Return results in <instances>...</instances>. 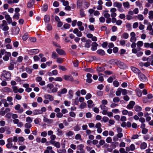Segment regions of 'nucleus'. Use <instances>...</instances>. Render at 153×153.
I'll use <instances>...</instances> for the list:
<instances>
[{
    "mask_svg": "<svg viewBox=\"0 0 153 153\" xmlns=\"http://www.w3.org/2000/svg\"><path fill=\"white\" fill-rule=\"evenodd\" d=\"M1 78H4L5 80L9 81L11 79V74L8 71L4 70L1 73Z\"/></svg>",
    "mask_w": 153,
    "mask_h": 153,
    "instance_id": "nucleus-1",
    "label": "nucleus"
},
{
    "mask_svg": "<svg viewBox=\"0 0 153 153\" xmlns=\"http://www.w3.org/2000/svg\"><path fill=\"white\" fill-rule=\"evenodd\" d=\"M111 61L112 64L116 65L121 69L124 68L126 66L123 62L118 60H112Z\"/></svg>",
    "mask_w": 153,
    "mask_h": 153,
    "instance_id": "nucleus-2",
    "label": "nucleus"
},
{
    "mask_svg": "<svg viewBox=\"0 0 153 153\" xmlns=\"http://www.w3.org/2000/svg\"><path fill=\"white\" fill-rule=\"evenodd\" d=\"M46 108L45 107H42L40 109H35L33 111V114L34 115H38L42 114L44 112L46 111Z\"/></svg>",
    "mask_w": 153,
    "mask_h": 153,
    "instance_id": "nucleus-3",
    "label": "nucleus"
},
{
    "mask_svg": "<svg viewBox=\"0 0 153 153\" xmlns=\"http://www.w3.org/2000/svg\"><path fill=\"white\" fill-rule=\"evenodd\" d=\"M0 29H1L4 31H6L9 30V27L8 26L5 20H3L2 24H0Z\"/></svg>",
    "mask_w": 153,
    "mask_h": 153,
    "instance_id": "nucleus-4",
    "label": "nucleus"
},
{
    "mask_svg": "<svg viewBox=\"0 0 153 153\" xmlns=\"http://www.w3.org/2000/svg\"><path fill=\"white\" fill-rule=\"evenodd\" d=\"M15 109L17 111L18 113L21 114L22 113L24 110L22 107H21V105L19 104L16 105L14 107Z\"/></svg>",
    "mask_w": 153,
    "mask_h": 153,
    "instance_id": "nucleus-5",
    "label": "nucleus"
},
{
    "mask_svg": "<svg viewBox=\"0 0 153 153\" xmlns=\"http://www.w3.org/2000/svg\"><path fill=\"white\" fill-rule=\"evenodd\" d=\"M12 140L13 139L12 137L9 138L7 140V143L6 144V146L8 149H10L13 147Z\"/></svg>",
    "mask_w": 153,
    "mask_h": 153,
    "instance_id": "nucleus-6",
    "label": "nucleus"
},
{
    "mask_svg": "<svg viewBox=\"0 0 153 153\" xmlns=\"http://www.w3.org/2000/svg\"><path fill=\"white\" fill-rule=\"evenodd\" d=\"M101 110L102 111V114L104 115L107 114V111H108V108L104 105H101L100 106Z\"/></svg>",
    "mask_w": 153,
    "mask_h": 153,
    "instance_id": "nucleus-7",
    "label": "nucleus"
},
{
    "mask_svg": "<svg viewBox=\"0 0 153 153\" xmlns=\"http://www.w3.org/2000/svg\"><path fill=\"white\" fill-rule=\"evenodd\" d=\"M84 147L82 144L79 145L77 147V153H84L85 151L83 149Z\"/></svg>",
    "mask_w": 153,
    "mask_h": 153,
    "instance_id": "nucleus-8",
    "label": "nucleus"
},
{
    "mask_svg": "<svg viewBox=\"0 0 153 153\" xmlns=\"http://www.w3.org/2000/svg\"><path fill=\"white\" fill-rule=\"evenodd\" d=\"M136 34L134 32H132L130 33V41L132 42H135L136 40V38L135 37Z\"/></svg>",
    "mask_w": 153,
    "mask_h": 153,
    "instance_id": "nucleus-9",
    "label": "nucleus"
},
{
    "mask_svg": "<svg viewBox=\"0 0 153 153\" xmlns=\"http://www.w3.org/2000/svg\"><path fill=\"white\" fill-rule=\"evenodd\" d=\"M139 78L140 80L143 82L147 80V79L145 76L141 73L140 72L138 74Z\"/></svg>",
    "mask_w": 153,
    "mask_h": 153,
    "instance_id": "nucleus-10",
    "label": "nucleus"
},
{
    "mask_svg": "<svg viewBox=\"0 0 153 153\" xmlns=\"http://www.w3.org/2000/svg\"><path fill=\"white\" fill-rule=\"evenodd\" d=\"M117 10L115 8H111L110 10L111 13V17H115L117 16V14L115 12Z\"/></svg>",
    "mask_w": 153,
    "mask_h": 153,
    "instance_id": "nucleus-11",
    "label": "nucleus"
},
{
    "mask_svg": "<svg viewBox=\"0 0 153 153\" xmlns=\"http://www.w3.org/2000/svg\"><path fill=\"white\" fill-rule=\"evenodd\" d=\"M39 52V50L38 49H33L29 51L28 53L30 55L35 54Z\"/></svg>",
    "mask_w": 153,
    "mask_h": 153,
    "instance_id": "nucleus-12",
    "label": "nucleus"
},
{
    "mask_svg": "<svg viewBox=\"0 0 153 153\" xmlns=\"http://www.w3.org/2000/svg\"><path fill=\"white\" fill-rule=\"evenodd\" d=\"M126 151L127 152H129L130 151H132L135 149V146L134 144H132L129 147H126Z\"/></svg>",
    "mask_w": 153,
    "mask_h": 153,
    "instance_id": "nucleus-13",
    "label": "nucleus"
},
{
    "mask_svg": "<svg viewBox=\"0 0 153 153\" xmlns=\"http://www.w3.org/2000/svg\"><path fill=\"white\" fill-rule=\"evenodd\" d=\"M34 0H30L27 4V7L28 8H32L34 3Z\"/></svg>",
    "mask_w": 153,
    "mask_h": 153,
    "instance_id": "nucleus-14",
    "label": "nucleus"
},
{
    "mask_svg": "<svg viewBox=\"0 0 153 153\" xmlns=\"http://www.w3.org/2000/svg\"><path fill=\"white\" fill-rule=\"evenodd\" d=\"M50 143L54 146L57 148H59L60 147V144L59 142H56L55 141H51L50 142Z\"/></svg>",
    "mask_w": 153,
    "mask_h": 153,
    "instance_id": "nucleus-15",
    "label": "nucleus"
},
{
    "mask_svg": "<svg viewBox=\"0 0 153 153\" xmlns=\"http://www.w3.org/2000/svg\"><path fill=\"white\" fill-rule=\"evenodd\" d=\"M44 97L47 100H49L51 102L53 101L54 100V97L50 94H46L45 95Z\"/></svg>",
    "mask_w": 153,
    "mask_h": 153,
    "instance_id": "nucleus-16",
    "label": "nucleus"
},
{
    "mask_svg": "<svg viewBox=\"0 0 153 153\" xmlns=\"http://www.w3.org/2000/svg\"><path fill=\"white\" fill-rule=\"evenodd\" d=\"M82 23L81 21L77 22V26L78 27L79 29L81 31H82L84 30V27L82 26Z\"/></svg>",
    "mask_w": 153,
    "mask_h": 153,
    "instance_id": "nucleus-17",
    "label": "nucleus"
},
{
    "mask_svg": "<svg viewBox=\"0 0 153 153\" xmlns=\"http://www.w3.org/2000/svg\"><path fill=\"white\" fill-rule=\"evenodd\" d=\"M98 44L96 42H93L91 44V50L92 51H95L97 49Z\"/></svg>",
    "mask_w": 153,
    "mask_h": 153,
    "instance_id": "nucleus-18",
    "label": "nucleus"
},
{
    "mask_svg": "<svg viewBox=\"0 0 153 153\" xmlns=\"http://www.w3.org/2000/svg\"><path fill=\"white\" fill-rule=\"evenodd\" d=\"M64 78L65 80L67 81H72L74 80L73 78L71 75H65L64 76Z\"/></svg>",
    "mask_w": 153,
    "mask_h": 153,
    "instance_id": "nucleus-19",
    "label": "nucleus"
},
{
    "mask_svg": "<svg viewBox=\"0 0 153 153\" xmlns=\"http://www.w3.org/2000/svg\"><path fill=\"white\" fill-rule=\"evenodd\" d=\"M86 76L87 77L86 79V81L88 83H90L91 82L92 80L91 78L92 77V75L89 73H88L87 74Z\"/></svg>",
    "mask_w": 153,
    "mask_h": 153,
    "instance_id": "nucleus-20",
    "label": "nucleus"
},
{
    "mask_svg": "<svg viewBox=\"0 0 153 153\" xmlns=\"http://www.w3.org/2000/svg\"><path fill=\"white\" fill-rule=\"evenodd\" d=\"M135 104V103L134 101H130L129 104L127 105V108L128 109H131L133 108Z\"/></svg>",
    "mask_w": 153,
    "mask_h": 153,
    "instance_id": "nucleus-21",
    "label": "nucleus"
},
{
    "mask_svg": "<svg viewBox=\"0 0 153 153\" xmlns=\"http://www.w3.org/2000/svg\"><path fill=\"white\" fill-rule=\"evenodd\" d=\"M143 43L142 41H138L137 43V48L139 51H140L141 50V48L140 47L143 46Z\"/></svg>",
    "mask_w": 153,
    "mask_h": 153,
    "instance_id": "nucleus-22",
    "label": "nucleus"
},
{
    "mask_svg": "<svg viewBox=\"0 0 153 153\" xmlns=\"http://www.w3.org/2000/svg\"><path fill=\"white\" fill-rule=\"evenodd\" d=\"M43 121L44 122L48 124H50L53 122L52 120L46 118L45 116H43Z\"/></svg>",
    "mask_w": 153,
    "mask_h": 153,
    "instance_id": "nucleus-23",
    "label": "nucleus"
},
{
    "mask_svg": "<svg viewBox=\"0 0 153 153\" xmlns=\"http://www.w3.org/2000/svg\"><path fill=\"white\" fill-rule=\"evenodd\" d=\"M5 18L8 24H10L12 23V18L10 17L9 15H6L5 16Z\"/></svg>",
    "mask_w": 153,
    "mask_h": 153,
    "instance_id": "nucleus-24",
    "label": "nucleus"
},
{
    "mask_svg": "<svg viewBox=\"0 0 153 153\" xmlns=\"http://www.w3.org/2000/svg\"><path fill=\"white\" fill-rule=\"evenodd\" d=\"M88 104V106L89 108H91L94 106V105L92 101L91 100H89L87 102Z\"/></svg>",
    "mask_w": 153,
    "mask_h": 153,
    "instance_id": "nucleus-25",
    "label": "nucleus"
},
{
    "mask_svg": "<svg viewBox=\"0 0 153 153\" xmlns=\"http://www.w3.org/2000/svg\"><path fill=\"white\" fill-rule=\"evenodd\" d=\"M113 6L116 7L118 8H120L122 7V4L120 2L116 1L113 3Z\"/></svg>",
    "mask_w": 153,
    "mask_h": 153,
    "instance_id": "nucleus-26",
    "label": "nucleus"
},
{
    "mask_svg": "<svg viewBox=\"0 0 153 153\" xmlns=\"http://www.w3.org/2000/svg\"><path fill=\"white\" fill-rule=\"evenodd\" d=\"M56 51L59 55H63L65 53L64 51L60 48H56Z\"/></svg>",
    "mask_w": 153,
    "mask_h": 153,
    "instance_id": "nucleus-27",
    "label": "nucleus"
},
{
    "mask_svg": "<svg viewBox=\"0 0 153 153\" xmlns=\"http://www.w3.org/2000/svg\"><path fill=\"white\" fill-rule=\"evenodd\" d=\"M12 30L14 34H17L20 31V29L19 27H16L13 28Z\"/></svg>",
    "mask_w": 153,
    "mask_h": 153,
    "instance_id": "nucleus-28",
    "label": "nucleus"
},
{
    "mask_svg": "<svg viewBox=\"0 0 153 153\" xmlns=\"http://www.w3.org/2000/svg\"><path fill=\"white\" fill-rule=\"evenodd\" d=\"M91 41L90 40H87L86 41V43L85 44V47L87 48H89L90 47L91 44Z\"/></svg>",
    "mask_w": 153,
    "mask_h": 153,
    "instance_id": "nucleus-29",
    "label": "nucleus"
},
{
    "mask_svg": "<svg viewBox=\"0 0 153 153\" xmlns=\"http://www.w3.org/2000/svg\"><path fill=\"white\" fill-rule=\"evenodd\" d=\"M67 92V90L65 88H64L61 90V92H58V95L59 96H61V94H65Z\"/></svg>",
    "mask_w": 153,
    "mask_h": 153,
    "instance_id": "nucleus-30",
    "label": "nucleus"
},
{
    "mask_svg": "<svg viewBox=\"0 0 153 153\" xmlns=\"http://www.w3.org/2000/svg\"><path fill=\"white\" fill-rule=\"evenodd\" d=\"M131 70L135 73L136 74H139L140 72V70H139V69H137L135 67H131Z\"/></svg>",
    "mask_w": 153,
    "mask_h": 153,
    "instance_id": "nucleus-31",
    "label": "nucleus"
},
{
    "mask_svg": "<svg viewBox=\"0 0 153 153\" xmlns=\"http://www.w3.org/2000/svg\"><path fill=\"white\" fill-rule=\"evenodd\" d=\"M136 6L139 7L140 10H142L143 7L142 5V4L139 1H137L135 2Z\"/></svg>",
    "mask_w": 153,
    "mask_h": 153,
    "instance_id": "nucleus-32",
    "label": "nucleus"
},
{
    "mask_svg": "<svg viewBox=\"0 0 153 153\" xmlns=\"http://www.w3.org/2000/svg\"><path fill=\"white\" fill-rule=\"evenodd\" d=\"M97 53L99 55L101 56H103L105 54V52L104 50L102 49L98 50L97 51Z\"/></svg>",
    "mask_w": 153,
    "mask_h": 153,
    "instance_id": "nucleus-33",
    "label": "nucleus"
},
{
    "mask_svg": "<svg viewBox=\"0 0 153 153\" xmlns=\"http://www.w3.org/2000/svg\"><path fill=\"white\" fill-rule=\"evenodd\" d=\"M123 6L125 8L128 9L130 7V4L128 1H126L123 3Z\"/></svg>",
    "mask_w": 153,
    "mask_h": 153,
    "instance_id": "nucleus-34",
    "label": "nucleus"
},
{
    "mask_svg": "<svg viewBox=\"0 0 153 153\" xmlns=\"http://www.w3.org/2000/svg\"><path fill=\"white\" fill-rule=\"evenodd\" d=\"M19 1V0H9L7 3L9 4H12L13 3H17Z\"/></svg>",
    "mask_w": 153,
    "mask_h": 153,
    "instance_id": "nucleus-35",
    "label": "nucleus"
},
{
    "mask_svg": "<svg viewBox=\"0 0 153 153\" xmlns=\"http://www.w3.org/2000/svg\"><path fill=\"white\" fill-rule=\"evenodd\" d=\"M149 18L150 20L153 19V11H150L149 13Z\"/></svg>",
    "mask_w": 153,
    "mask_h": 153,
    "instance_id": "nucleus-36",
    "label": "nucleus"
},
{
    "mask_svg": "<svg viewBox=\"0 0 153 153\" xmlns=\"http://www.w3.org/2000/svg\"><path fill=\"white\" fill-rule=\"evenodd\" d=\"M48 5L46 4H45L42 8V10L43 11H46L48 9Z\"/></svg>",
    "mask_w": 153,
    "mask_h": 153,
    "instance_id": "nucleus-37",
    "label": "nucleus"
},
{
    "mask_svg": "<svg viewBox=\"0 0 153 153\" xmlns=\"http://www.w3.org/2000/svg\"><path fill=\"white\" fill-rule=\"evenodd\" d=\"M18 142L19 145H21V143L23 142L25 140V138L23 137H20L18 138Z\"/></svg>",
    "mask_w": 153,
    "mask_h": 153,
    "instance_id": "nucleus-38",
    "label": "nucleus"
},
{
    "mask_svg": "<svg viewBox=\"0 0 153 153\" xmlns=\"http://www.w3.org/2000/svg\"><path fill=\"white\" fill-rule=\"evenodd\" d=\"M147 144L145 143H143L140 145V148L142 149H145L147 147Z\"/></svg>",
    "mask_w": 153,
    "mask_h": 153,
    "instance_id": "nucleus-39",
    "label": "nucleus"
},
{
    "mask_svg": "<svg viewBox=\"0 0 153 153\" xmlns=\"http://www.w3.org/2000/svg\"><path fill=\"white\" fill-rule=\"evenodd\" d=\"M134 110L137 112L140 111L142 110V108L141 107L138 105H136L134 107Z\"/></svg>",
    "mask_w": 153,
    "mask_h": 153,
    "instance_id": "nucleus-40",
    "label": "nucleus"
},
{
    "mask_svg": "<svg viewBox=\"0 0 153 153\" xmlns=\"http://www.w3.org/2000/svg\"><path fill=\"white\" fill-rule=\"evenodd\" d=\"M73 92L72 90H70L68 92V98L69 99H71L73 96Z\"/></svg>",
    "mask_w": 153,
    "mask_h": 153,
    "instance_id": "nucleus-41",
    "label": "nucleus"
},
{
    "mask_svg": "<svg viewBox=\"0 0 153 153\" xmlns=\"http://www.w3.org/2000/svg\"><path fill=\"white\" fill-rule=\"evenodd\" d=\"M136 17H137V19L140 20V21H142L144 19V17L143 16L141 15V14H139Z\"/></svg>",
    "mask_w": 153,
    "mask_h": 153,
    "instance_id": "nucleus-42",
    "label": "nucleus"
},
{
    "mask_svg": "<svg viewBox=\"0 0 153 153\" xmlns=\"http://www.w3.org/2000/svg\"><path fill=\"white\" fill-rule=\"evenodd\" d=\"M87 106L86 103L84 102H83L81 103L80 106V108L81 109H82L85 108Z\"/></svg>",
    "mask_w": 153,
    "mask_h": 153,
    "instance_id": "nucleus-43",
    "label": "nucleus"
},
{
    "mask_svg": "<svg viewBox=\"0 0 153 153\" xmlns=\"http://www.w3.org/2000/svg\"><path fill=\"white\" fill-rule=\"evenodd\" d=\"M149 114L147 113L144 114V117L146 118V120L147 121H149L151 120V118L149 116Z\"/></svg>",
    "mask_w": 153,
    "mask_h": 153,
    "instance_id": "nucleus-44",
    "label": "nucleus"
},
{
    "mask_svg": "<svg viewBox=\"0 0 153 153\" xmlns=\"http://www.w3.org/2000/svg\"><path fill=\"white\" fill-rule=\"evenodd\" d=\"M122 89L121 88H118L116 92V95L117 96H120L121 93Z\"/></svg>",
    "mask_w": 153,
    "mask_h": 153,
    "instance_id": "nucleus-45",
    "label": "nucleus"
},
{
    "mask_svg": "<svg viewBox=\"0 0 153 153\" xmlns=\"http://www.w3.org/2000/svg\"><path fill=\"white\" fill-rule=\"evenodd\" d=\"M13 91L15 93H16L18 92V89L17 86H13L12 87Z\"/></svg>",
    "mask_w": 153,
    "mask_h": 153,
    "instance_id": "nucleus-46",
    "label": "nucleus"
},
{
    "mask_svg": "<svg viewBox=\"0 0 153 153\" xmlns=\"http://www.w3.org/2000/svg\"><path fill=\"white\" fill-rule=\"evenodd\" d=\"M33 121L32 118L30 117H27L26 118V122L27 123H31Z\"/></svg>",
    "mask_w": 153,
    "mask_h": 153,
    "instance_id": "nucleus-47",
    "label": "nucleus"
},
{
    "mask_svg": "<svg viewBox=\"0 0 153 153\" xmlns=\"http://www.w3.org/2000/svg\"><path fill=\"white\" fill-rule=\"evenodd\" d=\"M25 126L26 128H30L32 126V125L30 123H26L25 125Z\"/></svg>",
    "mask_w": 153,
    "mask_h": 153,
    "instance_id": "nucleus-48",
    "label": "nucleus"
},
{
    "mask_svg": "<svg viewBox=\"0 0 153 153\" xmlns=\"http://www.w3.org/2000/svg\"><path fill=\"white\" fill-rule=\"evenodd\" d=\"M44 21L45 22H49L50 21V18L49 16L45 15L44 16Z\"/></svg>",
    "mask_w": 153,
    "mask_h": 153,
    "instance_id": "nucleus-49",
    "label": "nucleus"
},
{
    "mask_svg": "<svg viewBox=\"0 0 153 153\" xmlns=\"http://www.w3.org/2000/svg\"><path fill=\"white\" fill-rule=\"evenodd\" d=\"M57 131V135L59 136L62 135L63 134V132L61 130L59 129V128H57L56 129Z\"/></svg>",
    "mask_w": 153,
    "mask_h": 153,
    "instance_id": "nucleus-50",
    "label": "nucleus"
},
{
    "mask_svg": "<svg viewBox=\"0 0 153 153\" xmlns=\"http://www.w3.org/2000/svg\"><path fill=\"white\" fill-rule=\"evenodd\" d=\"M85 71L86 72H90L91 73H94L95 72L94 70L91 68H86L85 69Z\"/></svg>",
    "mask_w": 153,
    "mask_h": 153,
    "instance_id": "nucleus-51",
    "label": "nucleus"
},
{
    "mask_svg": "<svg viewBox=\"0 0 153 153\" xmlns=\"http://www.w3.org/2000/svg\"><path fill=\"white\" fill-rule=\"evenodd\" d=\"M57 152L59 153H65L66 150L65 149H60L57 150Z\"/></svg>",
    "mask_w": 153,
    "mask_h": 153,
    "instance_id": "nucleus-52",
    "label": "nucleus"
},
{
    "mask_svg": "<svg viewBox=\"0 0 153 153\" xmlns=\"http://www.w3.org/2000/svg\"><path fill=\"white\" fill-rule=\"evenodd\" d=\"M122 37L124 39H126L128 38L129 35L128 33H124L123 34Z\"/></svg>",
    "mask_w": 153,
    "mask_h": 153,
    "instance_id": "nucleus-53",
    "label": "nucleus"
},
{
    "mask_svg": "<svg viewBox=\"0 0 153 153\" xmlns=\"http://www.w3.org/2000/svg\"><path fill=\"white\" fill-rule=\"evenodd\" d=\"M56 62L59 63H62L63 62V59L61 58H57L56 59Z\"/></svg>",
    "mask_w": 153,
    "mask_h": 153,
    "instance_id": "nucleus-54",
    "label": "nucleus"
},
{
    "mask_svg": "<svg viewBox=\"0 0 153 153\" xmlns=\"http://www.w3.org/2000/svg\"><path fill=\"white\" fill-rule=\"evenodd\" d=\"M25 71L28 74H31L32 72V69L28 67H26L25 68Z\"/></svg>",
    "mask_w": 153,
    "mask_h": 153,
    "instance_id": "nucleus-55",
    "label": "nucleus"
},
{
    "mask_svg": "<svg viewBox=\"0 0 153 153\" xmlns=\"http://www.w3.org/2000/svg\"><path fill=\"white\" fill-rule=\"evenodd\" d=\"M58 56V55L55 52H53L52 53L51 57L52 58L54 59H55L56 57Z\"/></svg>",
    "mask_w": 153,
    "mask_h": 153,
    "instance_id": "nucleus-56",
    "label": "nucleus"
},
{
    "mask_svg": "<svg viewBox=\"0 0 153 153\" xmlns=\"http://www.w3.org/2000/svg\"><path fill=\"white\" fill-rule=\"evenodd\" d=\"M2 101L3 103L4 104V106L5 107H7L9 106V104L7 102L6 100L5 99L3 100Z\"/></svg>",
    "mask_w": 153,
    "mask_h": 153,
    "instance_id": "nucleus-57",
    "label": "nucleus"
},
{
    "mask_svg": "<svg viewBox=\"0 0 153 153\" xmlns=\"http://www.w3.org/2000/svg\"><path fill=\"white\" fill-rule=\"evenodd\" d=\"M28 38V36L27 33L25 34L22 36V39L24 41H26Z\"/></svg>",
    "mask_w": 153,
    "mask_h": 153,
    "instance_id": "nucleus-58",
    "label": "nucleus"
},
{
    "mask_svg": "<svg viewBox=\"0 0 153 153\" xmlns=\"http://www.w3.org/2000/svg\"><path fill=\"white\" fill-rule=\"evenodd\" d=\"M42 89L45 91H46L48 93H51V90L48 88L47 86L43 87Z\"/></svg>",
    "mask_w": 153,
    "mask_h": 153,
    "instance_id": "nucleus-59",
    "label": "nucleus"
},
{
    "mask_svg": "<svg viewBox=\"0 0 153 153\" xmlns=\"http://www.w3.org/2000/svg\"><path fill=\"white\" fill-rule=\"evenodd\" d=\"M120 100L119 98L117 97H115L113 99V101L115 103L117 102Z\"/></svg>",
    "mask_w": 153,
    "mask_h": 153,
    "instance_id": "nucleus-60",
    "label": "nucleus"
},
{
    "mask_svg": "<svg viewBox=\"0 0 153 153\" xmlns=\"http://www.w3.org/2000/svg\"><path fill=\"white\" fill-rule=\"evenodd\" d=\"M62 2L63 3V5L65 6H67L68 5V2L67 1H65V0H62Z\"/></svg>",
    "mask_w": 153,
    "mask_h": 153,
    "instance_id": "nucleus-61",
    "label": "nucleus"
},
{
    "mask_svg": "<svg viewBox=\"0 0 153 153\" xmlns=\"http://www.w3.org/2000/svg\"><path fill=\"white\" fill-rule=\"evenodd\" d=\"M47 86L48 87V88L49 90H51L54 86L53 84L52 83L48 84L47 85Z\"/></svg>",
    "mask_w": 153,
    "mask_h": 153,
    "instance_id": "nucleus-62",
    "label": "nucleus"
},
{
    "mask_svg": "<svg viewBox=\"0 0 153 153\" xmlns=\"http://www.w3.org/2000/svg\"><path fill=\"white\" fill-rule=\"evenodd\" d=\"M12 113H7L5 116V117L9 119H10L12 116Z\"/></svg>",
    "mask_w": 153,
    "mask_h": 153,
    "instance_id": "nucleus-63",
    "label": "nucleus"
},
{
    "mask_svg": "<svg viewBox=\"0 0 153 153\" xmlns=\"http://www.w3.org/2000/svg\"><path fill=\"white\" fill-rule=\"evenodd\" d=\"M19 13H16L13 16V19L18 20L19 18Z\"/></svg>",
    "mask_w": 153,
    "mask_h": 153,
    "instance_id": "nucleus-64",
    "label": "nucleus"
}]
</instances>
